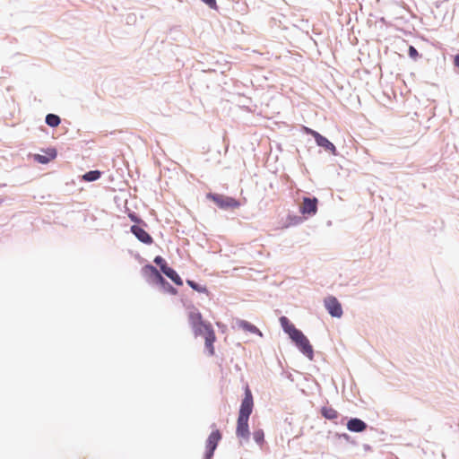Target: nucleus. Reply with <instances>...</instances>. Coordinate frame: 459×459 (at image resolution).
Returning a JSON list of instances; mask_svg holds the SVG:
<instances>
[{"mask_svg":"<svg viewBox=\"0 0 459 459\" xmlns=\"http://www.w3.org/2000/svg\"><path fill=\"white\" fill-rule=\"evenodd\" d=\"M221 439V434L219 429L213 430L206 441V454L204 459H211L218 446L219 441Z\"/></svg>","mask_w":459,"mask_h":459,"instance_id":"nucleus-8","label":"nucleus"},{"mask_svg":"<svg viewBox=\"0 0 459 459\" xmlns=\"http://www.w3.org/2000/svg\"><path fill=\"white\" fill-rule=\"evenodd\" d=\"M290 225H296V224H299L300 221H301V219L298 216H293V217H290Z\"/></svg>","mask_w":459,"mask_h":459,"instance_id":"nucleus-25","label":"nucleus"},{"mask_svg":"<svg viewBox=\"0 0 459 459\" xmlns=\"http://www.w3.org/2000/svg\"><path fill=\"white\" fill-rule=\"evenodd\" d=\"M143 271L144 274L147 275L149 278H151L154 283L160 284V285L168 284L166 280L162 277V275L159 273V271L154 266L150 265V264L145 265L143 268Z\"/></svg>","mask_w":459,"mask_h":459,"instance_id":"nucleus-9","label":"nucleus"},{"mask_svg":"<svg viewBox=\"0 0 459 459\" xmlns=\"http://www.w3.org/2000/svg\"><path fill=\"white\" fill-rule=\"evenodd\" d=\"M321 414L327 420H335L338 418V411L333 407H323L321 409Z\"/></svg>","mask_w":459,"mask_h":459,"instance_id":"nucleus-16","label":"nucleus"},{"mask_svg":"<svg viewBox=\"0 0 459 459\" xmlns=\"http://www.w3.org/2000/svg\"><path fill=\"white\" fill-rule=\"evenodd\" d=\"M188 320L195 336H204L210 331H214L210 323L204 321L202 314L198 311L190 312Z\"/></svg>","mask_w":459,"mask_h":459,"instance_id":"nucleus-2","label":"nucleus"},{"mask_svg":"<svg viewBox=\"0 0 459 459\" xmlns=\"http://www.w3.org/2000/svg\"><path fill=\"white\" fill-rule=\"evenodd\" d=\"M169 291H170L171 293H173V294H176V293H177L176 290H175L173 287H171V286H169Z\"/></svg>","mask_w":459,"mask_h":459,"instance_id":"nucleus-28","label":"nucleus"},{"mask_svg":"<svg viewBox=\"0 0 459 459\" xmlns=\"http://www.w3.org/2000/svg\"><path fill=\"white\" fill-rule=\"evenodd\" d=\"M154 263L156 264L160 265L161 271H162V266H168L165 260L160 255H158L154 258Z\"/></svg>","mask_w":459,"mask_h":459,"instance_id":"nucleus-22","label":"nucleus"},{"mask_svg":"<svg viewBox=\"0 0 459 459\" xmlns=\"http://www.w3.org/2000/svg\"><path fill=\"white\" fill-rule=\"evenodd\" d=\"M280 323L281 327L289 334L290 339L299 331L294 326L293 324L290 322V320L286 316H281L280 318Z\"/></svg>","mask_w":459,"mask_h":459,"instance_id":"nucleus-13","label":"nucleus"},{"mask_svg":"<svg viewBox=\"0 0 459 459\" xmlns=\"http://www.w3.org/2000/svg\"><path fill=\"white\" fill-rule=\"evenodd\" d=\"M318 200L316 197H303L299 212L304 216H314L317 212Z\"/></svg>","mask_w":459,"mask_h":459,"instance_id":"nucleus-5","label":"nucleus"},{"mask_svg":"<svg viewBox=\"0 0 459 459\" xmlns=\"http://www.w3.org/2000/svg\"><path fill=\"white\" fill-rule=\"evenodd\" d=\"M162 273L168 276L176 285L181 286L183 285V281L179 277V275L177 273V272L169 267V266H162Z\"/></svg>","mask_w":459,"mask_h":459,"instance_id":"nucleus-14","label":"nucleus"},{"mask_svg":"<svg viewBox=\"0 0 459 459\" xmlns=\"http://www.w3.org/2000/svg\"><path fill=\"white\" fill-rule=\"evenodd\" d=\"M347 429L351 432H362L367 429V424L359 419L353 418L347 422Z\"/></svg>","mask_w":459,"mask_h":459,"instance_id":"nucleus-12","label":"nucleus"},{"mask_svg":"<svg viewBox=\"0 0 459 459\" xmlns=\"http://www.w3.org/2000/svg\"><path fill=\"white\" fill-rule=\"evenodd\" d=\"M60 122V117L56 115L48 114L46 117V123L51 127H56Z\"/></svg>","mask_w":459,"mask_h":459,"instance_id":"nucleus-18","label":"nucleus"},{"mask_svg":"<svg viewBox=\"0 0 459 459\" xmlns=\"http://www.w3.org/2000/svg\"><path fill=\"white\" fill-rule=\"evenodd\" d=\"M100 177V172L99 170H92V171H89L87 173H85L83 176H82V179L84 181H95L97 179H99Z\"/></svg>","mask_w":459,"mask_h":459,"instance_id":"nucleus-19","label":"nucleus"},{"mask_svg":"<svg viewBox=\"0 0 459 459\" xmlns=\"http://www.w3.org/2000/svg\"><path fill=\"white\" fill-rule=\"evenodd\" d=\"M254 408V399L248 386L245 388V396L241 402L237 420L236 435L238 438L247 440L250 435L248 420Z\"/></svg>","mask_w":459,"mask_h":459,"instance_id":"nucleus-1","label":"nucleus"},{"mask_svg":"<svg viewBox=\"0 0 459 459\" xmlns=\"http://www.w3.org/2000/svg\"><path fill=\"white\" fill-rule=\"evenodd\" d=\"M455 65L459 67V55H457L455 58Z\"/></svg>","mask_w":459,"mask_h":459,"instance_id":"nucleus-27","label":"nucleus"},{"mask_svg":"<svg viewBox=\"0 0 459 459\" xmlns=\"http://www.w3.org/2000/svg\"><path fill=\"white\" fill-rule=\"evenodd\" d=\"M131 232L137 238V239L144 244L150 245L153 239L151 235L142 227L138 225H133L131 227Z\"/></svg>","mask_w":459,"mask_h":459,"instance_id":"nucleus-10","label":"nucleus"},{"mask_svg":"<svg viewBox=\"0 0 459 459\" xmlns=\"http://www.w3.org/2000/svg\"><path fill=\"white\" fill-rule=\"evenodd\" d=\"M56 152L54 150H50L48 152V155H40V154H37L35 156V160L37 161H39V163H42V164H46L48 162H49L51 160L55 159L56 158Z\"/></svg>","mask_w":459,"mask_h":459,"instance_id":"nucleus-17","label":"nucleus"},{"mask_svg":"<svg viewBox=\"0 0 459 459\" xmlns=\"http://www.w3.org/2000/svg\"><path fill=\"white\" fill-rule=\"evenodd\" d=\"M204 346L207 350L208 356L212 357L215 354L214 342L216 341V334L214 331H210L204 336Z\"/></svg>","mask_w":459,"mask_h":459,"instance_id":"nucleus-11","label":"nucleus"},{"mask_svg":"<svg viewBox=\"0 0 459 459\" xmlns=\"http://www.w3.org/2000/svg\"><path fill=\"white\" fill-rule=\"evenodd\" d=\"M324 304L328 313L333 317H341L342 316V308L341 303L333 296L325 299Z\"/></svg>","mask_w":459,"mask_h":459,"instance_id":"nucleus-7","label":"nucleus"},{"mask_svg":"<svg viewBox=\"0 0 459 459\" xmlns=\"http://www.w3.org/2000/svg\"><path fill=\"white\" fill-rule=\"evenodd\" d=\"M409 56L412 58H416L418 56V51L412 46H410L409 48Z\"/></svg>","mask_w":459,"mask_h":459,"instance_id":"nucleus-23","label":"nucleus"},{"mask_svg":"<svg viewBox=\"0 0 459 459\" xmlns=\"http://www.w3.org/2000/svg\"><path fill=\"white\" fill-rule=\"evenodd\" d=\"M291 340L305 355H307L309 359L313 358V348L310 345L307 338L302 333L301 331H299L294 336H292Z\"/></svg>","mask_w":459,"mask_h":459,"instance_id":"nucleus-6","label":"nucleus"},{"mask_svg":"<svg viewBox=\"0 0 459 459\" xmlns=\"http://www.w3.org/2000/svg\"><path fill=\"white\" fill-rule=\"evenodd\" d=\"M130 219L134 222H142L141 219H139L137 216H135L134 213L129 214Z\"/></svg>","mask_w":459,"mask_h":459,"instance_id":"nucleus-26","label":"nucleus"},{"mask_svg":"<svg viewBox=\"0 0 459 459\" xmlns=\"http://www.w3.org/2000/svg\"><path fill=\"white\" fill-rule=\"evenodd\" d=\"M237 325L238 328L242 329L245 332H249L251 333H255L262 336V333L260 332V330L255 325H252L247 321L238 320Z\"/></svg>","mask_w":459,"mask_h":459,"instance_id":"nucleus-15","label":"nucleus"},{"mask_svg":"<svg viewBox=\"0 0 459 459\" xmlns=\"http://www.w3.org/2000/svg\"><path fill=\"white\" fill-rule=\"evenodd\" d=\"M186 283L195 290L200 292V293H207L208 290H207V288L205 286H201L199 284H197L196 282H195L194 281L192 280H187L186 281Z\"/></svg>","mask_w":459,"mask_h":459,"instance_id":"nucleus-20","label":"nucleus"},{"mask_svg":"<svg viewBox=\"0 0 459 459\" xmlns=\"http://www.w3.org/2000/svg\"><path fill=\"white\" fill-rule=\"evenodd\" d=\"M207 5H209L212 9L217 8V4L215 0H203Z\"/></svg>","mask_w":459,"mask_h":459,"instance_id":"nucleus-24","label":"nucleus"},{"mask_svg":"<svg viewBox=\"0 0 459 459\" xmlns=\"http://www.w3.org/2000/svg\"><path fill=\"white\" fill-rule=\"evenodd\" d=\"M253 438L257 444L262 445L264 441V434L263 429H255L253 432Z\"/></svg>","mask_w":459,"mask_h":459,"instance_id":"nucleus-21","label":"nucleus"},{"mask_svg":"<svg viewBox=\"0 0 459 459\" xmlns=\"http://www.w3.org/2000/svg\"><path fill=\"white\" fill-rule=\"evenodd\" d=\"M302 130L305 134L313 136L318 146L324 148L325 151L330 152L332 154L336 155L337 151L335 146L326 137L307 126H303Z\"/></svg>","mask_w":459,"mask_h":459,"instance_id":"nucleus-3","label":"nucleus"},{"mask_svg":"<svg viewBox=\"0 0 459 459\" xmlns=\"http://www.w3.org/2000/svg\"><path fill=\"white\" fill-rule=\"evenodd\" d=\"M207 198L213 201L221 209L238 208L240 205L235 198L222 195L208 194Z\"/></svg>","mask_w":459,"mask_h":459,"instance_id":"nucleus-4","label":"nucleus"}]
</instances>
